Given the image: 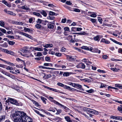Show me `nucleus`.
Listing matches in <instances>:
<instances>
[{
	"label": "nucleus",
	"mask_w": 122,
	"mask_h": 122,
	"mask_svg": "<svg viewBox=\"0 0 122 122\" xmlns=\"http://www.w3.org/2000/svg\"><path fill=\"white\" fill-rule=\"evenodd\" d=\"M0 30L4 33H6V30L4 29L1 28H0Z\"/></svg>",
	"instance_id": "64"
},
{
	"label": "nucleus",
	"mask_w": 122,
	"mask_h": 122,
	"mask_svg": "<svg viewBox=\"0 0 122 122\" xmlns=\"http://www.w3.org/2000/svg\"><path fill=\"white\" fill-rule=\"evenodd\" d=\"M73 34H78L80 35H85L86 34V33L84 31L81 32L80 33H72Z\"/></svg>",
	"instance_id": "28"
},
{
	"label": "nucleus",
	"mask_w": 122,
	"mask_h": 122,
	"mask_svg": "<svg viewBox=\"0 0 122 122\" xmlns=\"http://www.w3.org/2000/svg\"><path fill=\"white\" fill-rule=\"evenodd\" d=\"M6 69L7 70H13V68L12 67H10V66H6Z\"/></svg>",
	"instance_id": "62"
},
{
	"label": "nucleus",
	"mask_w": 122,
	"mask_h": 122,
	"mask_svg": "<svg viewBox=\"0 0 122 122\" xmlns=\"http://www.w3.org/2000/svg\"><path fill=\"white\" fill-rule=\"evenodd\" d=\"M11 88L16 90H19V89L16 85H13L11 86Z\"/></svg>",
	"instance_id": "41"
},
{
	"label": "nucleus",
	"mask_w": 122,
	"mask_h": 122,
	"mask_svg": "<svg viewBox=\"0 0 122 122\" xmlns=\"http://www.w3.org/2000/svg\"><path fill=\"white\" fill-rule=\"evenodd\" d=\"M81 87L82 86L81 85L77 84L76 88L78 89H80Z\"/></svg>",
	"instance_id": "51"
},
{
	"label": "nucleus",
	"mask_w": 122,
	"mask_h": 122,
	"mask_svg": "<svg viewBox=\"0 0 122 122\" xmlns=\"http://www.w3.org/2000/svg\"><path fill=\"white\" fill-rule=\"evenodd\" d=\"M64 88L70 91L73 90V88H71L70 86L65 85Z\"/></svg>",
	"instance_id": "26"
},
{
	"label": "nucleus",
	"mask_w": 122,
	"mask_h": 122,
	"mask_svg": "<svg viewBox=\"0 0 122 122\" xmlns=\"http://www.w3.org/2000/svg\"><path fill=\"white\" fill-rule=\"evenodd\" d=\"M24 30L25 32H30L32 31L31 29L25 27H24Z\"/></svg>",
	"instance_id": "31"
},
{
	"label": "nucleus",
	"mask_w": 122,
	"mask_h": 122,
	"mask_svg": "<svg viewBox=\"0 0 122 122\" xmlns=\"http://www.w3.org/2000/svg\"><path fill=\"white\" fill-rule=\"evenodd\" d=\"M61 108H63L64 110L66 112H70V109L67 107L62 105L59 103L57 105Z\"/></svg>",
	"instance_id": "3"
},
{
	"label": "nucleus",
	"mask_w": 122,
	"mask_h": 122,
	"mask_svg": "<svg viewBox=\"0 0 122 122\" xmlns=\"http://www.w3.org/2000/svg\"><path fill=\"white\" fill-rule=\"evenodd\" d=\"M5 117V116L4 115L0 116V122L4 120Z\"/></svg>",
	"instance_id": "47"
},
{
	"label": "nucleus",
	"mask_w": 122,
	"mask_h": 122,
	"mask_svg": "<svg viewBox=\"0 0 122 122\" xmlns=\"http://www.w3.org/2000/svg\"><path fill=\"white\" fill-rule=\"evenodd\" d=\"M76 66L77 68H81L83 69H85L86 67L85 65L84 64L82 63H79Z\"/></svg>",
	"instance_id": "6"
},
{
	"label": "nucleus",
	"mask_w": 122,
	"mask_h": 122,
	"mask_svg": "<svg viewBox=\"0 0 122 122\" xmlns=\"http://www.w3.org/2000/svg\"><path fill=\"white\" fill-rule=\"evenodd\" d=\"M64 118L68 122H72V121L71 120L69 116H66L64 117Z\"/></svg>",
	"instance_id": "19"
},
{
	"label": "nucleus",
	"mask_w": 122,
	"mask_h": 122,
	"mask_svg": "<svg viewBox=\"0 0 122 122\" xmlns=\"http://www.w3.org/2000/svg\"><path fill=\"white\" fill-rule=\"evenodd\" d=\"M21 8L23 9L26 10H28L29 9V7L26 5H25L24 6L21 7Z\"/></svg>",
	"instance_id": "22"
},
{
	"label": "nucleus",
	"mask_w": 122,
	"mask_h": 122,
	"mask_svg": "<svg viewBox=\"0 0 122 122\" xmlns=\"http://www.w3.org/2000/svg\"><path fill=\"white\" fill-rule=\"evenodd\" d=\"M108 86L107 85H106V84L101 83V85L100 87V88H103V87L106 88Z\"/></svg>",
	"instance_id": "40"
},
{
	"label": "nucleus",
	"mask_w": 122,
	"mask_h": 122,
	"mask_svg": "<svg viewBox=\"0 0 122 122\" xmlns=\"http://www.w3.org/2000/svg\"><path fill=\"white\" fill-rule=\"evenodd\" d=\"M100 42L101 43H104L106 44H109L110 43V42L109 41L104 38H102L101 39Z\"/></svg>",
	"instance_id": "12"
},
{
	"label": "nucleus",
	"mask_w": 122,
	"mask_h": 122,
	"mask_svg": "<svg viewBox=\"0 0 122 122\" xmlns=\"http://www.w3.org/2000/svg\"><path fill=\"white\" fill-rule=\"evenodd\" d=\"M118 116H111L110 117L111 118H112L113 119H114L115 120H118Z\"/></svg>",
	"instance_id": "35"
},
{
	"label": "nucleus",
	"mask_w": 122,
	"mask_h": 122,
	"mask_svg": "<svg viewBox=\"0 0 122 122\" xmlns=\"http://www.w3.org/2000/svg\"><path fill=\"white\" fill-rule=\"evenodd\" d=\"M92 50H93L92 52L95 53H98L99 54H100L101 52V51L99 50L97 48H94Z\"/></svg>",
	"instance_id": "18"
},
{
	"label": "nucleus",
	"mask_w": 122,
	"mask_h": 122,
	"mask_svg": "<svg viewBox=\"0 0 122 122\" xmlns=\"http://www.w3.org/2000/svg\"><path fill=\"white\" fill-rule=\"evenodd\" d=\"M29 47L28 46H25L24 47L23 49V51L25 53H26L30 51Z\"/></svg>",
	"instance_id": "11"
},
{
	"label": "nucleus",
	"mask_w": 122,
	"mask_h": 122,
	"mask_svg": "<svg viewBox=\"0 0 122 122\" xmlns=\"http://www.w3.org/2000/svg\"><path fill=\"white\" fill-rule=\"evenodd\" d=\"M84 110L87 112L92 114H94L95 112V110L86 107L84 108Z\"/></svg>",
	"instance_id": "5"
},
{
	"label": "nucleus",
	"mask_w": 122,
	"mask_h": 122,
	"mask_svg": "<svg viewBox=\"0 0 122 122\" xmlns=\"http://www.w3.org/2000/svg\"><path fill=\"white\" fill-rule=\"evenodd\" d=\"M49 22L47 20H42L41 24L44 25H46L47 23Z\"/></svg>",
	"instance_id": "45"
},
{
	"label": "nucleus",
	"mask_w": 122,
	"mask_h": 122,
	"mask_svg": "<svg viewBox=\"0 0 122 122\" xmlns=\"http://www.w3.org/2000/svg\"><path fill=\"white\" fill-rule=\"evenodd\" d=\"M0 25L1 26L4 27L5 25V23L3 20L0 21Z\"/></svg>",
	"instance_id": "48"
},
{
	"label": "nucleus",
	"mask_w": 122,
	"mask_h": 122,
	"mask_svg": "<svg viewBox=\"0 0 122 122\" xmlns=\"http://www.w3.org/2000/svg\"><path fill=\"white\" fill-rule=\"evenodd\" d=\"M10 102L11 104L15 105L17 106H21L22 105L20 102H18L17 101L12 98H10Z\"/></svg>",
	"instance_id": "2"
},
{
	"label": "nucleus",
	"mask_w": 122,
	"mask_h": 122,
	"mask_svg": "<svg viewBox=\"0 0 122 122\" xmlns=\"http://www.w3.org/2000/svg\"><path fill=\"white\" fill-rule=\"evenodd\" d=\"M73 11H75L76 12H80V10L78 9L73 8Z\"/></svg>",
	"instance_id": "55"
},
{
	"label": "nucleus",
	"mask_w": 122,
	"mask_h": 122,
	"mask_svg": "<svg viewBox=\"0 0 122 122\" xmlns=\"http://www.w3.org/2000/svg\"><path fill=\"white\" fill-rule=\"evenodd\" d=\"M47 18L51 20H53L55 19V17L52 16H49L47 17Z\"/></svg>",
	"instance_id": "52"
},
{
	"label": "nucleus",
	"mask_w": 122,
	"mask_h": 122,
	"mask_svg": "<svg viewBox=\"0 0 122 122\" xmlns=\"http://www.w3.org/2000/svg\"><path fill=\"white\" fill-rule=\"evenodd\" d=\"M64 6L68 10H69L72 11H73V8H72L71 7L66 5Z\"/></svg>",
	"instance_id": "36"
},
{
	"label": "nucleus",
	"mask_w": 122,
	"mask_h": 122,
	"mask_svg": "<svg viewBox=\"0 0 122 122\" xmlns=\"http://www.w3.org/2000/svg\"><path fill=\"white\" fill-rule=\"evenodd\" d=\"M14 122H32L33 120L24 112L16 111L12 116Z\"/></svg>",
	"instance_id": "1"
},
{
	"label": "nucleus",
	"mask_w": 122,
	"mask_h": 122,
	"mask_svg": "<svg viewBox=\"0 0 122 122\" xmlns=\"http://www.w3.org/2000/svg\"><path fill=\"white\" fill-rule=\"evenodd\" d=\"M42 20H41L40 19H38L36 21L37 23H39V24H41Z\"/></svg>",
	"instance_id": "57"
},
{
	"label": "nucleus",
	"mask_w": 122,
	"mask_h": 122,
	"mask_svg": "<svg viewBox=\"0 0 122 122\" xmlns=\"http://www.w3.org/2000/svg\"><path fill=\"white\" fill-rule=\"evenodd\" d=\"M1 72L3 74L7 76H8L9 73L7 72L6 71L4 70L2 71H1Z\"/></svg>",
	"instance_id": "44"
},
{
	"label": "nucleus",
	"mask_w": 122,
	"mask_h": 122,
	"mask_svg": "<svg viewBox=\"0 0 122 122\" xmlns=\"http://www.w3.org/2000/svg\"><path fill=\"white\" fill-rule=\"evenodd\" d=\"M51 73L55 74L56 75L59 73V71H58L51 70Z\"/></svg>",
	"instance_id": "39"
},
{
	"label": "nucleus",
	"mask_w": 122,
	"mask_h": 122,
	"mask_svg": "<svg viewBox=\"0 0 122 122\" xmlns=\"http://www.w3.org/2000/svg\"><path fill=\"white\" fill-rule=\"evenodd\" d=\"M67 40L70 41V42H73V39H72V36L71 35L68 36L66 38Z\"/></svg>",
	"instance_id": "16"
},
{
	"label": "nucleus",
	"mask_w": 122,
	"mask_h": 122,
	"mask_svg": "<svg viewBox=\"0 0 122 122\" xmlns=\"http://www.w3.org/2000/svg\"><path fill=\"white\" fill-rule=\"evenodd\" d=\"M41 14L43 15V16L46 17V16L47 14L46 11L44 10H42L40 12Z\"/></svg>",
	"instance_id": "32"
},
{
	"label": "nucleus",
	"mask_w": 122,
	"mask_h": 122,
	"mask_svg": "<svg viewBox=\"0 0 122 122\" xmlns=\"http://www.w3.org/2000/svg\"><path fill=\"white\" fill-rule=\"evenodd\" d=\"M0 46H1L6 47L8 46V45L7 43L5 42L4 43L0 44Z\"/></svg>",
	"instance_id": "38"
},
{
	"label": "nucleus",
	"mask_w": 122,
	"mask_h": 122,
	"mask_svg": "<svg viewBox=\"0 0 122 122\" xmlns=\"http://www.w3.org/2000/svg\"><path fill=\"white\" fill-rule=\"evenodd\" d=\"M43 65L45 66H52L51 64L49 63H44V64Z\"/></svg>",
	"instance_id": "58"
},
{
	"label": "nucleus",
	"mask_w": 122,
	"mask_h": 122,
	"mask_svg": "<svg viewBox=\"0 0 122 122\" xmlns=\"http://www.w3.org/2000/svg\"><path fill=\"white\" fill-rule=\"evenodd\" d=\"M43 112L47 114L48 115L50 116H53L52 114L50 113L49 112H48L47 111L43 110Z\"/></svg>",
	"instance_id": "49"
},
{
	"label": "nucleus",
	"mask_w": 122,
	"mask_h": 122,
	"mask_svg": "<svg viewBox=\"0 0 122 122\" xmlns=\"http://www.w3.org/2000/svg\"><path fill=\"white\" fill-rule=\"evenodd\" d=\"M70 74L69 72H64L63 74V76H65L67 77L69 76Z\"/></svg>",
	"instance_id": "33"
},
{
	"label": "nucleus",
	"mask_w": 122,
	"mask_h": 122,
	"mask_svg": "<svg viewBox=\"0 0 122 122\" xmlns=\"http://www.w3.org/2000/svg\"><path fill=\"white\" fill-rule=\"evenodd\" d=\"M68 58L69 59V60L71 61H74L75 60L76 58L71 56H68Z\"/></svg>",
	"instance_id": "20"
},
{
	"label": "nucleus",
	"mask_w": 122,
	"mask_h": 122,
	"mask_svg": "<svg viewBox=\"0 0 122 122\" xmlns=\"http://www.w3.org/2000/svg\"><path fill=\"white\" fill-rule=\"evenodd\" d=\"M83 81L85 82L88 83L91 82V80L87 78L84 79Z\"/></svg>",
	"instance_id": "42"
},
{
	"label": "nucleus",
	"mask_w": 122,
	"mask_h": 122,
	"mask_svg": "<svg viewBox=\"0 0 122 122\" xmlns=\"http://www.w3.org/2000/svg\"><path fill=\"white\" fill-rule=\"evenodd\" d=\"M48 98L50 101L54 103L55 104H56L57 105L58 104L59 102L54 100V98L53 97L51 96H49Z\"/></svg>",
	"instance_id": "7"
},
{
	"label": "nucleus",
	"mask_w": 122,
	"mask_h": 122,
	"mask_svg": "<svg viewBox=\"0 0 122 122\" xmlns=\"http://www.w3.org/2000/svg\"><path fill=\"white\" fill-rule=\"evenodd\" d=\"M64 29L65 31H68L70 32V30L69 28L68 27H65L64 28Z\"/></svg>",
	"instance_id": "59"
},
{
	"label": "nucleus",
	"mask_w": 122,
	"mask_h": 122,
	"mask_svg": "<svg viewBox=\"0 0 122 122\" xmlns=\"http://www.w3.org/2000/svg\"><path fill=\"white\" fill-rule=\"evenodd\" d=\"M90 20L92 22V23H95L96 22L97 19H96L90 18Z\"/></svg>",
	"instance_id": "54"
},
{
	"label": "nucleus",
	"mask_w": 122,
	"mask_h": 122,
	"mask_svg": "<svg viewBox=\"0 0 122 122\" xmlns=\"http://www.w3.org/2000/svg\"><path fill=\"white\" fill-rule=\"evenodd\" d=\"M54 22H50L49 23H48L47 24V25L48 26V28L50 29H52L53 28H54V26L53 25L51 24H54Z\"/></svg>",
	"instance_id": "14"
},
{
	"label": "nucleus",
	"mask_w": 122,
	"mask_h": 122,
	"mask_svg": "<svg viewBox=\"0 0 122 122\" xmlns=\"http://www.w3.org/2000/svg\"><path fill=\"white\" fill-rule=\"evenodd\" d=\"M89 13H92V14L91 15H90V16L91 17H95L97 16L96 13H95L94 12H89Z\"/></svg>",
	"instance_id": "27"
},
{
	"label": "nucleus",
	"mask_w": 122,
	"mask_h": 122,
	"mask_svg": "<svg viewBox=\"0 0 122 122\" xmlns=\"http://www.w3.org/2000/svg\"><path fill=\"white\" fill-rule=\"evenodd\" d=\"M8 76L11 78H12L13 79H14L15 78V77L13 75L11 74L10 73H9V75Z\"/></svg>",
	"instance_id": "61"
},
{
	"label": "nucleus",
	"mask_w": 122,
	"mask_h": 122,
	"mask_svg": "<svg viewBox=\"0 0 122 122\" xmlns=\"http://www.w3.org/2000/svg\"><path fill=\"white\" fill-rule=\"evenodd\" d=\"M8 44L10 45H13L15 44V42L13 41H8Z\"/></svg>",
	"instance_id": "63"
},
{
	"label": "nucleus",
	"mask_w": 122,
	"mask_h": 122,
	"mask_svg": "<svg viewBox=\"0 0 122 122\" xmlns=\"http://www.w3.org/2000/svg\"><path fill=\"white\" fill-rule=\"evenodd\" d=\"M4 11L6 13L8 14L12 15L14 16L15 15V14L13 13L12 12L8 11L6 9H5Z\"/></svg>",
	"instance_id": "10"
},
{
	"label": "nucleus",
	"mask_w": 122,
	"mask_h": 122,
	"mask_svg": "<svg viewBox=\"0 0 122 122\" xmlns=\"http://www.w3.org/2000/svg\"><path fill=\"white\" fill-rule=\"evenodd\" d=\"M86 91L89 93H92L94 92V91L92 89H91L89 90H86Z\"/></svg>",
	"instance_id": "46"
},
{
	"label": "nucleus",
	"mask_w": 122,
	"mask_h": 122,
	"mask_svg": "<svg viewBox=\"0 0 122 122\" xmlns=\"http://www.w3.org/2000/svg\"><path fill=\"white\" fill-rule=\"evenodd\" d=\"M41 98L43 102L44 103L46 104V101L47 100V99L43 96H41Z\"/></svg>",
	"instance_id": "23"
},
{
	"label": "nucleus",
	"mask_w": 122,
	"mask_h": 122,
	"mask_svg": "<svg viewBox=\"0 0 122 122\" xmlns=\"http://www.w3.org/2000/svg\"><path fill=\"white\" fill-rule=\"evenodd\" d=\"M117 109L120 113H122V105H120V106H118Z\"/></svg>",
	"instance_id": "29"
},
{
	"label": "nucleus",
	"mask_w": 122,
	"mask_h": 122,
	"mask_svg": "<svg viewBox=\"0 0 122 122\" xmlns=\"http://www.w3.org/2000/svg\"><path fill=\"white\" fill-rule=\"evenodd\" d=\"M102 37V36L97 35V36L94 37L93 38V39L95 41H97V42H99L100 40V39Z\"/></svg>",
	"instance_id": "9"
},
{
	"label": "nucleus",
	"mask_w": 122,
	"mask_h": 122,
	"mask_svg": "<svg viewBox=\"0 0 122 122\" xmlns=\"http://www.w3.org/2000/svg\"><path fill=\"white\" fill-rule=\"evenodd\" d=\"M44 87L45 88H46L48 90H50L52 91H54V92H55L60 93H63L61 92H60V91L59 90H57L56 89H54V88H50V87H48L47 86H45Z\"/></svg>",
	"instance_id": "4"
},
{
	"label": "nucleus",
	"mask_w": 122,
	"mask_h": 122,
	"mask_svg": "<svg viewBox=\"0 0 122 122\" xmlns=\"http://www.w3.org/2000/svg\"><path fill=\"white\" fill-rule=\"evenodd\" d=\"M33 14L34 15H35L36 16H37L40 18H42V16L40 15V14L36 12H33Z\"/></svg>",
	"instance_id": "21"
},
{
	"label": "nucleus",
	"mask_w": 122,
	"mask_h": 122,
	"mask_svg": "<svg viewBox=\"0 0 122 122\" xmlns=\"http://www.w3.org/2000/svg\"><path fill=\"white\" fill-rule=\"evenodd\" d=\"M76 29V28L75 27H72L71 28V31H72L75 32L77 31Z\"/></svg>",
	"instance_id": "60"
},
{
	"label": "nucleus",
	"mask_w": 122,
	"mask_h": 122,
	"mask_svg": "<svg viewBox=\"0 0 122 122\" xmlns=\"http://www.w3.org/2000/svg\"><path fill=\"white\" fill-rule=\"evenodd\" d=\"M52 46L53 45L52 44H46L44 46V47L47 48L48 47H52Z\"/></svg>",
	"instance_id": "30"
},
{
	"label": "nucleus",
	"mask_w": 122,
	"mask_h": 122,
	"mask_svg": "<svg viewBox=\"0 0 122 122\" xmlns=\"http://www.w3.org/2000/svg\"><path fill=\"white\" fill-rule=\"evenodd\" d=\"M110 39L112 41L114 42L117 44H118L122 46V44L121 43L115 40H114L113 39H112V38H110Z\"/></svg>",
	"instance_id": "17"
},
{
	"label": "nucleus",
	"mask_w": 122,
	"mask_h": 122,
	"mask_svg": "<svg viewBox=\"0 0 122 122\" xmlns=\"http://www.w3.org/2000/svg\"><path fill=\"white\" fill-rule=\"evenodd\" d=\"M81 48L83 49H84L90 51H92L93 49V48L92 47L90 48L89 47L87 46H82L81 47Z\"/></svg>",
	"instance_id": "8"
},
{
	"label": "nucleus",
	"mask_w": 122,
	"mask_h": 122,
	"mask_svg": "<svg viewBox=\"0 0 122 122\" xmlns=\"http://www.w3.org/2000/svg\"><path fill=\"white\" fill-rule=\"evenodd\" d=\"M41 67H42V68L43 69H51V70H57V69L56 68H55L46 67H44V66H42Z\"/></svg>",
	"instance_id": "34"
},
{
	"label": "nucleus",
	"mask_w": 122,
	"mask_h": 122,
	"mask_svg": "<svg viewBox=\"0 0 122 122\" xmlns=\"http://www.w3.org/2000/svg\"><path fill=\"white\" fill-rule=\"evenodd\" d=\"M2 51L6 53L11 54L13 53V52L11 51H8L7 50L5 49H3L2 50Z\"/></svg>",
	"instance_id": "13"
},
{
	"label": "nucleus",
	"mask_w": 122,
	"mask_h": 122,
	"mask_svg": "<svg viewBox=\"0 0 122 122\" xmlns=\"http://www.w3.org/2000/svg\"><path fill=\"white\" fill-rule=\"evenodd\" d=\"M35 49L36 51H43V49H42L39 47H35Z\"/></svg>",
	"instance_id": "56"
},
{
	"label": "nucleus",
	"mask_w": 122,
	"mask_h": 122,
	"mask_svg": "<svg viewBox=\"0 0 122 122\" xmlns=\"http://www.w3.org/2000/svg\"><path fill=\"white\" fill-rule=\"evenodd\" d=\"M46 61L48 62L50 61V58L49 56H46L45 57Z\"/></svg>",
	"instance_id": "50"
},
{
	"label": "nucleus",
	"mask_w": 122,
	"mask_h": 122,
	"mask_svg": "<svg viewBox=\"0 0 122 122\" xmlns=\"http://www.w3.org/2000/svg\"><path fill=\"white\" fill-rule=\"evenodd\" d=\"M57 111V112L56 113V115L59 114V113L61 112L62 111L61 110L58 109V110L57 109H55Z\"/></svg>",
	"instance_id": "53"
},
{
	"label": "nucleus",
	"mask_w": 122,
	"mask_h": 122,
	"mask_svg": "<svg viewBox=\"0 0 122 122\" xmlns=\"http://www.w3.org/2000/svg\"><path fill=\"white\" fill-rule=\"evenodd\" d=\"M35 26L37 29H40L41 28V25L37 24L35 25Z\"/></svg>",
	"instance_id": "43"
},
{
	"label": "nucleus",
	"mask_w": 122,
	"mask_h": 122,
	"mask_svg": "<svg viewBox=\"0 0 122 122\" xmlns=\"http://www.w3.org/2000/svg\"><path fill=\"white\" fill-rule=\"evenodd\" d=\"M115 86L120 89H122V85L120 84H116L115 85Z\"/></svg>",
	"instance_id": "37"
},
{
	"label": "nucleus",
	"mask_w": 122,
	"mask_h": 122,
	"mask_svg": "<svg viewBox=\"0 0 122 122\" xmlns=\"http://www.w3.org/2000/svg\"><path fill=\"white\" fill-rule=\"evenodd\" d=\"M35 18L34 17L29 18V22L30 23H33L35 21Z\"/></svg>",
	"instance_id": "25"
},
{
	"label": "nucleus",
	"mask_w": 122,
	"mask_h": 122,
	"mask_svg": "<svg viewBox=\"0 0 122 122\" xmlns=\"http://www.w3.org/2000/svg\"><path fill=\"white\" fill-rule=\"evenodd\" d=\"M30 99L32 102H33V103L36 106H39V104L36 101H35V100H31L30 99Z\"/></svg>",
	"instance_id": "24"
},
{
	"label": "nucleus",
	"mask_w": 122,
	"mask_h": 122,
	"mask_svg": "<svg viewBox=\"0 0 122 122\" xmlns=\"http://www.w3.org/2000/svg\"><path fill=\"white\" fill-rule=\"evenodd\" d=\"M20 34L21 35L25 36L26 37H28V38L30 39H31V38L32 37L30 35L25 33L23 32H21Z\"/></svg>",
	"instance_id": "15"
}]
</instances>
